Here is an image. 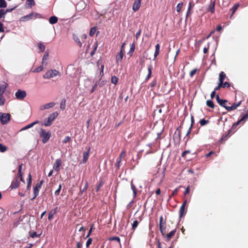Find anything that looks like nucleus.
Returning a JSON list of instances; mask_svg holds the SVG:
<instances>
[{"label": "nucleus", "instance_id": "0e129e2a", "mask_svg": "<svg viewBox=\"0 0 248 248\" xmlns=\"http://www.w3.org/2000/svg\"><path fill=\"white\" fill-rule=\"evenodd\" d=\"M209 46H210V44H209V43H208V45H207V47H204L203 48V53L204 54H206V53H208V49L209 48Z\"/></svg>", "mask_w": 248, "mask_h": 248}, {"label": "nucleus", "instance_id": "4c0bfd02", "mask_svg": "<svg viewBox=\"0 0 248 248\" xmlns=\"http://www.w3.org/2000/svg\"><path fill=\"white\" fill-rule=\"evenodd\" d=\"M30 236L31 238L39 237L41 234H37L35 232H30Z\"/></svg>", "mask_w": 248, "mask_h": 248}, {"label": "nucleus", "instance_id": "6e6552de", "mask_svg": "<svg viewBox=\"0 0 248 248\" xmlns=\"http://www.w3.org/2000/svg\"><path fill=\"white\" fill-rule=\"evenodd\" d=\"M176 232V229H175L173 230L172 231H170L169 233H168L167 234H166V233L164 235H163V238H164L165 241L166 242L170 241V240L171 239V238H172V237L175 235Z\"/></svg>", "mask_w": 248, "mask_h": 248}, {"label": "nucleus", "instance_id": "603ef678", "mask_svg": "<svg viewBox=\"0 0 248 248\" xmlns=\"http://www.w3.org/2000/svg\"><path fill=\"white\" fill-rule=\"evenodd\" d=\"M126 155V151L125 150H124L122 151L120 155H119V158L122 159L123 158H124Z\"/></svg>", "mask_w": 248, "mask_h": 248}, {"label": "nucleus", "instance_id": "bf43d9fd", "mask_svg": "<svg viewBox=\"0 0 248 248\" xmlns=\"http://www.w3.org/2000/svg\"><path fill=\"white\" fill-rule=\"evenodd\" d=\"M61 188H62V185H60L59 186V188L55 192V195L56 196H58L60 194V192L61 191Z\"/></svg>", "mask_w": 248, "mask_h": 248}, {"label": "nucleus", "instance_id": "72a5a7b5", "mask_svg": "<svg viewBox=\"0 0 248 248\" xmlns=\"http://www.w3.org/2000/svg\"><path fill=\"white\" fill-rule=\"evenodd\" d=\"M65 105H66V101L65 99H62L61 101V104H60V108L63 110L65 109Z\"/></svg>", "mask_w": 248, "mask_h": 248}, {"label": "nucleus", "instance_id": "9d476101", "mask_svg": "<svg viewBox=\"0 0 248 248\" xmlns=\"http://www.w3.org/2000/svg\"><path fill=\"white\" fill-rule=\"evenodd\" d=\"M62 161L60 158L57 159L53 164V169L58 172L60 170V167L62 165Z\"/></svg>", "mask_w": 248, "mask_h": 248}, {"label": "nucleus", "instance_id": "bb28decb", "mask_svg": "<svg viewBox=\"0 0 248 248\" xmlns=\"http://www.w3.org/2000/svg\"><path fill=\"white\" fill-rule=\"evenodd\" d=\"M49 22L51 24H54L58 22V18L55 16H52L49 19Z\"/></svg>", "mask_w": 248, "mask_h": 248}, {"label": "nucleus", "instance_id": "20e7f679", "mask_svg": "<svg viewBox=\"0 0 248 248\" xmlns=\"http://www.w3.org/2000/svg\"><path fill=\"white\" fill-rule=\"evenodd\" d=\"M0 120L1 124H7L10 120V114L9 113L0 114Z\"/></svg>", "mask_w": 248, "mask_h": 248}, {"label": "nucleus", "instance_id": "3c124183", "mask_svg": "<svg viewBox=\"0 0 248 248\" xmlns=\"http://www.w3.org/2000/svg\"><path fill=\"white\" fill-rule=\"evenodd\" d=\"M93 241L92 238H89L86 242V246L87 248H88L89 246L91 245Z\"/></svg>", "mask_w": 248, "mask_h": 248}, {"label": "nucleus", "instance_id": "f8f14e48", "mask_svg": "<svg viewBox=\"0 0 248 248\" xmlns=\"http://www.w3.org/2000/svg\"><path fill=\"white\" fill-rule=\"evenodd\" d=\"M20 181V180L14 178L11 183L9 188H10L11 189H14L17 188L19 186Z\"/></svg>", "mask_w": 248, "mask_h": 248}, {"label": "nucleus", "instance_id": "e2e57ef3", "mask_svg": "<svg viewBox=\"0 0 248 248\" xmlns=\"http://www.w3.org/2000/svg\"><path fill=\"white\" fill-rule=\"evenodd\" d=\"M6 14V12L4 9L0 10V18L2 17Z\"/></svg>", "mask_w": 248, "mask_h": 248}, {"label": "nucleus", "instance_id": "a19ab883", "mask_svg": "<svg viewBox=\"0 0 248 248\" xmlns=\"http://www.w3.org/2000/svg\"><path fill=\"white\" fill-rule=\"evenodd\" d=\"M96 29H97L96 27H94L90 29V35L91 36H93L96 31Z\"/></svg>", "mask_w": 248, "mask_h": 248}, {"label": "nucleus", "instance_id": "423d86ee", "mask_svg": "<svg viewBox=\"0 0 248 248\" xmlns=\"http://www.w3.org/2000/svg\"><path fill=\"white\" fill-rule=\"evenodd\" d=\"M216 98L217 102L219 104L220 106L224 107L226 109V108H228V106L227 105L228 103V101L227 100L220 99L218 94H217L216 96Z\"/></svg>", "mask_w": 248, "mask_h": 248}, {"label": "nucleus", "instance_id": "f03ea898", "mask_svg": "<svg viewBox=\"0 0 248 248\" xmlns=\"http://www.w3.org/2000/svg\"><path fill=\"white\" fill-rule=\"evenodd\" d=\"M40 137L42 138V142L46 143L50 139L51 133L50 132H46L43 129L41 128L39 132Z\"/></svg>", "mask_w": 248, "mask_h": 248}, {"label": "nucleus", "instance_id": "4be33fe9", "mask_svg": "<svg viewBox=\"0 0 248 248\" xmlns=\"http://www.w3.org/2000/svg\"><path fill=\"white\" fill-rule=\"evenodd\" d=\"M152 68H153V67H152V65H148V74L145 78L146 80H148L151 78V75H152Z\"/></svg>", "mask_w": 248, "mask_h": 248}, {"label": "nucleus", "instance_id": "a18cd8bd", "mask_svg": "<svg viewBox=\"0 0 248 248\" xmlns=\"http://www.w3.org/2000/svg\"><path fill=\"white\" fill-rule=\"evenodd\" d=\"M26 4L29 5L30 7H31L32 6L35 5L34 0H27Z\"/></svg>", "mask_w": 248, "mask_h": 248}, {"label": "nucleus", "instance_id": "6ab92c4d", "mask_svg": "<svg viewBox=\"0 0 248 248\" xmlns=\"http://www.w3.org/2000/svg\"><path fill=\"white\" fill-rule=\"evenodd\" d=\"M160 51V45L157 44L155 46V52L154 54V60L156 59L157 56L159 55Z\"/></svg>", "mask_w": 248, "mask_h": 248}, {"label": "nucleus", "instance_id": "c9c22d12", "mask_svg": "<svg viewBox=\"0 0 248 248\" xmlns=\"http://www.w3.org/2000/svg\"><path fill=\"white\" fill-rule=\"evenodd\" d=\"M39 190L37 189L36 188H33V194L34 197L31 199V200H33L39 194Z\"/></svg>", "mask_w": 248, "mask_h": 248}, {"label": "nucleus", "instance_id": "13d9d810", "mask_svg": "<svg viewBox=\"0 0 248 248\" xmlns=\"http://www.w3.org/2000/svg\"><path fill=\"white\" fill-rule=\"evenodd\" d=\"M44 69V67L43 66H40L38 67H37L36 69H34V72H40L42 71Z\"/></svg>", "mask_w": 248, "mask_h": 248}, {"label": "nucleus", "instance_id": "c03bdc74", "mask_svg": "<svg viewBox=\"0 0 248 248\" xmlns=\"http://www.w3.org/2000/svg\"><path fill=\"white\" fill-rule=\"evenodd\" d=\"M131 189L133 191L134 197H135L137 195V188L132 183L131 184Z\"/></svg>", "mask_w": 248, "mask_h": 248}, {"label": "nucleus", "instance_id": "2f4dec72", "mask_svg": "<svg viewBox=\"0 0 248 248\" xmlns=\"http://www.w3.org/2000/svg\"><path fill=\"white\" fill-rule=\"evenodd\" d=\"M98 47V42H95L94 44H93V50L91 52V56H93L95 53L96 51L97 48Z\"/></svg>", "mask_w": 248, "mask_h": 248}, {"label": "nucleus", "instance_id": "dca6fc26", "mask_svg": "<svg viewBox=\"0 0 248 248\" xmlns=\"http://www.w3.org/2000/svg\"><path fill=\"white\" fill-rule=\"evenodd\" d=\"M8 84L3 82L0 85V96H2L3 93L5 92Z\"/></svg>", "mask_w": 248, "mask_h": 248}, {"label": "nucleus", "instance_id": "0eeeda50", "mask_svg": "<svg viewBox=\"0 0 248 248\" xmlns=\"http://www.w3.org/2000/svg\"><path fill=\"white\" fill-rule=\"evenodd\" d=\"M26 92L24 91L18 90L16 93L15 96L18 100H22L26 96Z\"/></svg>", "mask_w": 248, "mask_h": 248}, {"label": "nucleus", "instance_id": "8fccbe9b", "mask_svg": "<svg viewBox=\"0 0 248 248\" xmlns=\"http://www.w3.org/2000/svg\"><path fill=\"white\" fill-rule=\"evenodd\" d=\"M7 150V148L2 144L0 143V151L1 152H4Z\"/></svg>", "mask_w": 248, "mask_h": 248}, {"label": "nucleus", "instance_id": "79ce46f5", "mask_svg": "<svg viewBox=\"0 0 248 248\" xmlns=\"http://www.w3.org/2000/svg\"><path fill=\"white\" fill-rule=\"evenodd\" d=\"M103 185L104 182L102 181H100L96 187V191L98 192L100 190V188L103 186Z\"/></svg>", "mask_w": 248, "mask_h": 248}, {"label": "nucleus", "instance_id": "09e8293b", "mask_svg": "<svg viewBox=\"0 0 248 248\" xmlns=\"http://www.w3.org/2000/svg\"><path fill=\"white\" fill-rule=\"evenodd\" d=\"M166 225V221H163V217L161 216L159 217V227Z\"/></svg>", "mask_w": 248, "mask_h": 248}, {"label": "nucleus", "instance_id": "f257e3e1", "mask_svg": "<svg viewBox=\"0 0 248 248\" xmlns=\"http://www.w3.org/2000/svg\"><path fill=\"white\" fill-rule=\"evenodd\" d=\"M58 115L57 111L51 113L47 118L44 120L42 124L46 126H50L52 122L58 117Z\"/></svg>", "mask_w": 248, "mask_h": 248}, {"label": "nucleus", "instance_id": "7ed1b4c3", "mask_svg": "<svg viewBox=\"0 0 248 248\" xmlns=\"http://www.w3.org/2000/svg\"><path fill=\"white\" fill-rule=\"evenodd\" d=\"M60 74V72L56 70H50L43 75L44 78H50Z\"/></svg>", "mask_w": 248, "mask_h": 248}, {"label": "nucleus", "instance_id": "37998d69", "mask_svg": "<svg viewBox=\"0 0 248 248\" xmlns=\"http://www.w3.org/2000/svg\"><path fill=\"white\" fill-rule=\"evenodd\" d=\"M183 2L179 3L176 6L177 12L178 13L180 12L181 11L182 8H183Z\"/></svg>", "mask_w": 248, "mask_h": 248}, {"label": "nucleus", "instance_id": "aec40b11", "mask_svg": "<svg viewBox=\"0 0 248 248\" xmlns=\"http://www.w3.org/2000/svg\"><path fill=\"white\" fill-rule=\"evenodd\" d=\"M31 174L30 173L29 174V176H28V177L27 179V190L28 191H29L30 190L31 187Z\"/></svg>", "mask_w": 248, "mask_h": 248}, {"label": "nucleus", "instance_id": "ddd939ff", "mask_svg": "<svg viewBox=\"0 0 248 248\" xmlns=\"http://www.w3.org/2000/svg\"><path fill=\"white\" fill-rule=\"evenodd\" d=\"M91 149V147H89L88 148L87 151H85L83 153L82 163H85L87 161L89 156V154L90 153Z\"/></svg>", "mask_w": 248, "mask_h": 248}, {"label": "nucleus", "instance_id": "b1692460", "mask_svg": "<svg viewBox=\"0 0 248 248\" xmlns=\"http://www.w3.org/2000/svg\"><path fill=\"white\" fill-rule=\"evenodd\" d=\"M186 211L185 209V207H183V206H181L180 207V210H179V217H182L184 215L186 214Z\"/></svg>", "mask_w": 248, "mask_h": 248}, {"label": "nucleus", "instance_id": "f3484780", "mask_svg": "<svg viewBox=\"0 0 248 248\" xmlns=\"http://www.w3.org/2000/svg\"><path fill=\"white\" fill-rule=\"evenodd\" d=\"M55 104L54 102H50L49 103H47V104H45L44 105L41 106L40 107V109L44 110V109H48V108H52L53 107H54L55 106Z\"/></svg>", "mask_w": 248, "mask_h": 248}, {"label": "nucleus", "instance_id": "de8ad7c7", "mask_svg": "<svg viewBox=\"0 0 248 248\" xmlns=\"http://www.w3.org/2000/svg\"><path fill=\"white\" fill-rule=\"evenodd\" d=\"M121 161H122V159L121 158H120L119 157L117 158V161H116V163L115 164V167H117V168L118 169H119L120 167V164H121Z\"/></svg>", "mask_w": 248, "mask_h": 248}, {"label": "nucleus", "instance_id": "69168bd1", "mask_svg": "<svg viewBox=\"0 0 248 248\" xmlns=\"http://www.w3.org/2000/svg\"><path fill=\"white\" fill-rule=\"evenodd\" d=\"M5 101V99L2 96H0V106L4 105Z\"/></svg>", "mask_w": 248, "mask_h": 248}, {"label": "nucleus", "instance_id": "1a4fd4ad", "mask_svg": "<svg viewBox=\"0 0 248 248\" xmlns=\"http://www.w3.org/2000/svg\"><path fill=\"white\" fill-rule=\"evenodd\" d=\"M38 15V14L35 13H31L27 16H23L21 19L22 21H27L32 18H36Z\"/></svg>", "mask_w": 248, "mask_h": 248}, {"label": "nucleus", "instance_id": "39448f33", "mask_svg": "<svg viewBox=\"0 0 248 248\" xmlns=\"http://www.w3.org/2000/svg\"><path fill=\"white\" fill-rule=\"evenodd\" d=\"M248 119V110L246 113L242 115L241 118L236 123L234 124L232 128H235L241 122L245 123Z\"/></svg>", "mask_w": 248, "mask_h": 248}, {"label": "nucleus", "instance_id": "338daca9", "mask_svg": "<svg viewBox=\"0 0 248 248\" xmlns=\"http://www.w3.org/2000/svg\"><path fill=\"white\" fill-rule=\"evenodd\" d=\"M190 191V186H188L185 189L184 195H186Z\"/></svg>", "mask_w": 248, "mask_h": 248}, {"label": "nucleus", "instance_id": "4d7b16f0", "mask_svg": "<svg viewBox=\"0 0 248 248\" xmlns=\"http://www.w3.org/2000/svg\"><path fill=\"white\" fill-rule=\"evenodd\" d=\"M43 181H41L39 183H37V185L34 188H36L37 189H40L41 187V186L43 183Z\"/></svg>", "mask_w": 248, "mask_h": 248}, {"label": "nucleus", "instance_id": "49530a36", "mask_svg": "<svg viewBox=\"0 0 248 248\" xmlns=\"http://www.w3.org/2000/svg\"><path fill=\"white\" fill-rule=\"evenodd\" d=\"M7 6V3L5 0H0V7L5 8Z\"/></svg>", "mask_w": 248, "mask_h": 248}, {"label": "nucleus", "instance_id": "c85d7f7f", "mask_svg": "<svg viewBox=\"0 0 248 248\" xmlns=\"http://www.w3.org/2000/svg\"><path fill=\"white\" fill-rule=\"evenodd\" d=\"M38 47L40 49V52H44L46 48L45 46L42 42H40L38 44Z\"/></svg>", "mask_w": 248, "mask_h": 248}, {"label": "nucleus", "instance_id": "473e14b6", "mask_svg": "<svg viewBox=\"0 0 248 248\" xmlns=\"http://www.w3.org/2000/svg\"><path fill=\"white\" fill-rule=\"evenodd\" d=\"M206 105L208 107L212 108H215V105L211 100H208L206 101Z\"/></svg>", "mask_w": 248, "mask_h": 248}, {"label": "nucleus", "instance_id": "6e6d98bb", "mask_svg": "<svg viewBox=\"0 0 248 248\" xmlns=\"http://www.w3.org/2000/svg\"><path fill=\"white\" fill-rule=\"evenodd\" d=\"M135 48V45L134 43H133L132 44H131V45H130V49L129 53H133L134 52Z\"/></svg>", "mask_w": 248, "mask_h": 248}, {"label": "nucleus", "instance_id": "9b49d317", "mask_svg": "<svg viewBox=\"0 0 248 248\" xmlns=\"http://www.w3.org/2000/svg\"><path fill=\"white\" fill-rule=\"evenodd\" d=\"M241 100L238 101V102H234L231 106H228V108H226V109L228 111L235 110L237 108V107L241 105Z\"/></svg>", "mask_w": 248, "mask_h": 248}, {"label": "nucleus", "instance_id": "4468645a", "mask_svg": "<svg viewBox=\"0 0 248 248\" xmlns=\"http://www.w3.org/2000/svg\"><path fill=\"white\" fill-rule=\"evenodd\" d=\"M141 5V0H135L134 4L133 5V10L134 12H136L139 10Z\"/></svg>", "mask_w": 248, "mask_h": 248}, {"label": "nucleus", "instance_id": "58836bf2", "mask_svg": "<svg viewBox=\"0 0 248 248\" xmlns=\"http://www.w3.org/2000/svg\"><path fill=\"white\" fill-rule=\"evenodd\" d=\"M159 229L162 235H164L166 233L165 225L159 227Z\"/></svg>", "mask_w": 248, "mask_h": 248}, {"label": "nucleus", "instance_id": "ea45409f", "mask_svg": "<svg viewBox=\"0 0 248 248\" xmlns=\"http://www.w3.org/2000/svg\"><path fill=\"white\" fill-rule=\"evenodd\" d=\"M199 123L201 126H203L208 124L209 123V121L202 119L200 121Z\"/></svg>", "mask_w": 248, "mask_h": 248}, {"label": "nucleus", "instance_id": "cd10ccee", "mask_svg": "<svg viewBox=\"0 0 248 248\" xmlns=\"http://www.w3.org/2000/svg\"><path fill=\"white\" fill-rule=\"evenodd\" d=\"M239 7V4H236L230 9V11H232V12L231 17H232L233 15V14L235 13V12L237 10V9Z\"/></svg>", "mask_w": 248, "mask_h": 248}, {"label": "nucleus", "instance_id": "a211bd4d", "mask_svg": "<svg viewBox=\"0 0 248 248\" xmlns=\"http://www.w3.org/2000/svg\"><path fill=\"white\" fill-rule=\"evenodd\" d=\"M215 1H211L208 8V11L211 12L212 14L215 13Z\"/></svg>", "mask_w": 248, "mask_h": 248}, {"label": "nucleus", "instance_id": "5fc2aeb1", "mask_svg": "<svg viewBox=\"0 0 248 248\" xmlns=\"http://www.w3.org/2000/svg\"><path fill=\"white\" fill-rule=\"evenodd\" d=\"M93 226H94L93 224L91 226V228H90V230H89V231L88 232V233L87 236L85 238V239L87 238L88 237H89L91 235V234L92 233V231H93Z\"/></svg>", "mask_w": 248, "mask_h": 248}, {"label": "nucleus", "instance_id": "412c9836", "mask_svg": "<svg viewBox=\"0 0 248 248\" xmlns=\"http://www.w3.org/2000/svg\"><path fill=\"white\" fill-rule=\"evenodd\" d=\"M226 74L223 72H221L219 74V83H222L226 78Z\"/></svg>", "mask_w": 248, "mask_h": 248}, {"label": "nucleus", "instance_id": "5701e85b", "mask_svg": "<svg viewBox=\"0 0 248 248\" xmlns=\"http://www.w3.org/2000/svg\"><path fill=\"white\" fill-rule=\"evenodd\" d=\"M123 52L120 51V53L118 54L116 57V62L118 63L119 62H121L123 58Z\"/></svg>", "mask_w": 248, "mask_h": 248}, {"label": "nucleus", "instance_id": "774afa93", "mask_svg": "<svg viewBox=\"0 0 248 248\" xmlns=\"http://www.w3.org/2000/svg\"><path fill=\"white\" fill-rule=\"evenodd\" d=\"M178 189L179 188H175L172 192L171 193V196H174L175 195H176L177 193H178Z\"/></svg>", "mask_w": 248, "mask_h": 248}, {"label": "nucleus", "instance_id": "680f3d73", "mask_svg": "<svg viewBox=\"0 0 248 248\" xmlns=\"http://www.w3.org/2000/svg\"><path fill=\"white\" fill-rule=\"evenodd\" d=\"M71 138L69 136H66L64 139L63 140L62 142L64 143H66L70 141Z\"/></svg>", "mask_w": 248, "mask_h": 248}, {"label": "nucleus", "instance_id": "864d4df0", "mask_svg": "<svg viewBox=\"0 0 248 248\" xmlns=\"http://www.w3.org/2000/svg\"><path fill=\"white\" fill-rule=\"evenodd\" d=\"M222 88H228L230 87V84L228 82H222Z\"/></svg>", "mask_w": 248, "mask_h": 248}, {"label": "nucleus", "instance_id": "a878e982", "mask_svg": "<svg viewBox=\"0 0 248 248\" xmlns=\"http://www.w3.org/2000/svg\"><path fill=\"white\" fill-rule=\"evenodd\" d=\"M139 222L137 220H134L132 224V230L133 233L139 225Z\"/></svg>", "mask_w": 248, "mask_h": 248}, {"label": "nucleus", "instance_id": "2eb2a0df", "mask_svg": "<svg viewBox=\"0 0 248 248\" xmlns=\"http://www.w3.org/2000/svg\"><path fill=\"white\" fill-rule=\"evenodd\" d=\"M59 211V209L58 207H56L54 209H52L50 210L48 213V219L49 220H51L53 216L56 214Z\"/></svg>", "mask_w": 248, "mask_h": 248}, {"label": "nucleus", "instance_id": "c756f323", "mask_svg": "<svg viewBox=\"0 0 248 248\" xmlns=\"http://www.w3.org/2000/svg\"><path fill=\"white\" fill-rule=\"evenodd\" d=\"M39 122L38 121H36L35 122H34L33 123H31V124H30L27 125H26V126H25L24 127H23L21 130H26L27 129H29L30 128H31V127H32L34 124L38 123Z\"/></svg>", "mask_w": 248, "mask_h": 248}, {"label": "nucleus", "instance_id": "e433bc0d", "mask_svg": "<svg viewBox=\"0 0 248 248\" xmlns=\"http://www.w3.org/2000/svg\"><path fill=\"white\" fill-rule=\"evenodd\" d=\"M118 81V78L115 76L111 77V82L115 85H116Z\"/></svg>", "mask_w": 248, "mask_h": 248}, {"label": "nucleus", "instance_id": "f704fd0d", "mask_svg": "<svg viewBox=\"0 0 248 248\" xmlns=\"http://www.w3.org/2000/svg\"><path fill=\"white\" fill-rule=\"evenodd\" d=\"M88 181H86L85 183V186H84V187L83 188V189H81V188H80V192L81 195H82L83 194V193L87 190V189L88 188Z\"/></svg>", "mask_w": 248, "mask_h": 248}, {"label": "nucleus", "instance_id": "393cba45", "mask_svg": "<svg viewBox=\"0 0 248 248\" xmlns=\"http://www.w3.org/2000/svg\"><path fill=\"white\" fill-rule=\"evenodd\" d=\"M15 178L20 180V181L23 182L24 184L25 183V181L23 178V173L17 172Z\"/></svg>", "mask_w": 248, "mask_h": 248}, {"label": "nucleus", "instance_id": "052dcab7", "mask_svg": "<svg viewBox=\"0 0 248 248\" xmlns=\"http://www.w3.org/2000/svg\"><path fill=\"white\" fill-rule=\"evenodd\" d=\"M197 71V69L195 68L191 70L189 73V76L191 78L195 74Z\"/></svg>", "mask_w": 248, "mask_h": 248}, {"label": "nucleus", "instance_id": "7c9ffc66", "mask_svg": "<svg viewBox=\"0 0 248 248\" xmlns=\"http://www.w3.org/2000/svg\"><path fill=\"white\" fill-rule=\"evenodd\" d=\"M48 57V53L46 52L45 53V54H44V55L43 57V59H42V63L43 64L46 65L47 64V63L46 62V61Z\"/></svg>", "mask_w": 248, "mask_h": 248}]
</instances>
